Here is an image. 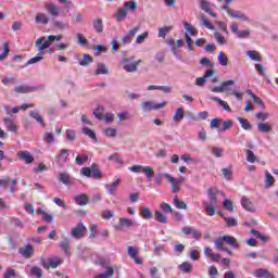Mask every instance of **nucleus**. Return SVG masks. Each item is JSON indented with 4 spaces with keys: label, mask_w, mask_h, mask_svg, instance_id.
Wrapping results in <instances>:
<instances>
[{
    "label": "nucleus",
    "mask_w": 278,
    "mask_h": 278,
    "mask_svg": "<svg viewBox=\"0 0 278 278\" xmlns=\"http://www.w3.org/2000/svg\"><path fill=\"white\" fill-rule=\"evenodd\" d=\"M118 186H121V178H117L115 181H113V182L109 186L108 193H109V194H114V192H116V188H118Z\"/></svg>",
    "instance_id": "nucleus-49"
},
{
    "label": "nucleus",
    "mask_w": 278,
    "mask_h": 278,
    "mask_svg": "<svg viewBox=\"0 0 278 278\" xmlns=\"http://www.w3.org/2000/svg\"><path fill=\"white\" fill-rule=\"evenodd\" d=\"M222 173L227 181H231L233 177V166L229 165L228 167L222 168Z\"/></svg>",
    "instance_id": "nucleus-27"
},
{
    "label": "nucleus",
    "mask_w": 278,
    "mask_h": 278,
    "mask_svg": "<svg viewBox=\"0 0 278 278\" xmlns=\"http://www.w3.org/2000/svg\"><path fill=\"white\" fill-rule=\"evenodd\" d=\"M241 206L243 207V210H245V212H251V213L256 212L255 204H253L251 199H249L247 195H243L241 198Z\"/></svg>",
    "instance_id": "nucleus-11"
},
{
    "label": "nucleus",
    "mask_w": 278,
    "mask_h": 278,
    "mask_svg": "<svg viewBox=\"0 0 278 278\" xmlns=\"http://www.w3.org/2000/svg\"><path fill=\"white\" fill-rule=\"evenodd\" d=\"M215 74L216 72L214 70H207L202 77L195 79V86H205L207 77H214Z\"/></svg>",
    "instance_id": "nucleus-15"
},
{
    "label": "nucleus",
    "mask_w": 278,
    "mask_h": 278,
    "mask_svg": "<svg viewBox=\"0 0 278 278\" xmlns=\"http://www.w3.org/2000/svg\"><path fill=\"white\" fill-rule=\"evenodd\" d=\"M56 162H59L60 164H66V162H71V160L68 159V150L62 149L56 156Z\"/></svg>",
    "instance_id": "nucleus-22"
},
{
    "label": "nucleus",
    "mask_w": 278,
    "mask_h": 278,
    "mask_svg": "<svg viewBox=\"0 0 278 278\" xmlns=\"http://www.w3.org/2000/svg\"><path fill=\"white\" fill-rule=\"evenodd\" d=\"M237 121L240 123L242 129H245V131H251V129H253V126H251V124L249 123V119L237 117Z\"/></svg>",
    "instance_id": "nucleus-42"
},
{
    "label": "nucleus",
    "mask_w": 278,
    "mask_h": 278,
    "mask_svg": "<svg viewBox=\"0 0 278 278\" xmlns=\"http://www.w3.org/2000/svg\"><path fill=\"white\" fill-rule=\"evenodd\" d=\"M71 236L72 238H75V240H79L86 236V226L84 223H78L75 227L71 229Z\"/></svg>",
    "instance_id": "nucleus-6"
},
{
    "label": "nucleus",
    "mask_w": 278,
    "mask_h": 278,
    "mask_svg": "<svg viewBox=\"0 0 278 278\" xmlns=\"http://www.w3.org/2000/svg\"><path fill=\"white\" fill-rule=\"evenodd\" d=\"M175 123H179V121H184V109L178 108L176 110V113L174 114V118Z\"/></svg>",
    "instance_id": "nucleus-55"
},
{
    "label": "nucleus",
    "mask_w": 278,
    "mask_h": 278,
    "mask_svg": "<svg viewBox=\"0 0 278 278\" xmlns=\"http://www.w3.org/2000/svg\"><path fill=\"white\" fill-rule=\"evenodd\" d=\"M2 84L3 86H14L16 84V78L7 76L2 79Z\"/></svg>",
    "instance_id": "nucleus-59"
},
{
    "label": "nucleus",
    "mask_w": 278,
    "mask_h": 278,
    "mask_svg": "<svg viewBox=\"0 0 278 278\" xmlns=\"http://www.w3.org/2000/svg\"><path fill=\"white\" fill-rule=\"evenodd\" d=\"M110 73V70H108V66L105 64L100 63L98 64V70L96 71V75H108Z\"/></svg>",
    "instance_id": "nucleus-51"
},
{
    "label": "nucleus",
    "mask_w": 278,
    "mask_h": 278,
    "mask_svg": "<svg viewBox=\"0 0 278 278\" xmlns=\"http://www.w3.org/2000/svg\"><path fill=\"white\" fill-rule=\"evenodd\" d=\"M162 177L167 179V181L172 185V192L177 193L180 190L181 184H184V177L175 178L170 176V174H162Z\"/></svg>",
    "instance_id": "nucleus-2"
},
{
    "label": "nucleus",
    "mask_w": 278,
    "mask_h": 278,
    "mask_svg": "<svg viewBox=\"0 0 278 278\" xmlns=\"http://www.w3.org/2000/svg\"><path fill=\"white\" fill-rule=\"evenodd\" d=\"M182 25H184L186 31H188V34H190V36L199 35V30H197V28L192 27V25H190V23L184 22Z\"/></svg>",
    "instance_id": "nucleus-41"
},
{
    "label": "nucleus",
    "mask_w": 278,
    "mask_h": 278,
    "mask_svg": "<svg viewBox=\"0 0 278 278\" xmlns=\"http://www.w3.org/2000/svg\"><path fill=\"white\" fill-rule=\"evenodd\" d=\"M93 115H94L96 118H98L99 121H103V108H102V106H98V108L93 111Z\"/></svg>",
    "instance_id": "nucleus-62"
},
{
    "label": "nucleus",
    "mask_w": 278,
    "mask_h": 278,
    "mask_svg": "<svg viewBox=\"0 0 278 278\" xmlns=\"http://www.w3.org/2000/svg\"><path fill=\"white\" fill-rule=\"evenodd\" d=\"M46 10L50 16H60V8H58L55 4H47Z\"/></svg>",
    "instance_id": "nucleus-30"
},
{
    "label": "nucleus",
    "mask_w": 278,
    "mask_h": 278,
    "mask_svg": "<svg viewBox=\"0 0 278 278\" xmlns=\"http://www.w3.org/2000/svg\"><path fill=\"white\" fill-rule=\"evenodd\" d=\"M141 108L143 112H151L153 110H162V108H166V102L155 103L151 101H144L141 103Z\"/></svg>",
    "instance_id": "nucleus-7"
},
{
    "label": "nucleus",
    "mask_w": 278,
    "mask_h": 278,
    "mask_svg": "<svg viewBox=\"0 0 278 278\" xmlns=\"http://www.w3.org/2000/svg\"><path fill=\"white\" fill-rule=\"evenodd\" d=\"M16 277V270L12 267H8L7 271L3 275V278H14Z\"/></svg>",
    "instance_id": "nucleus-61"
},
{
    "label": "nucleus",
    "mask_w": 278,
    "mask_h": 278,
    "mask_svg": "<svg viewBox=\"0 0 278 278\" xmlns=\"http://www.w3.org/2000/svg\"><path fill=\"white\" fill-rule=\"evenodd\" d=\"M92 62H94V61H93L92 56H90V54H84L83 59H80L78 61V64L80 66H88V64H92Z\"/></svg>",
    "instance_id": "nucleus-38"
},
{
    "label": "nucleus",
    "mask_w": 278,
    "mask_h": 278,
    "mask_svg": "<svg viewBox=\"0 0 278 278\" xmlns=\"http://www.w3.org/2000/svg\"><path fill=\"white\" fill-rule=\"evenodd\" d=\"M59 181H61V184H64L65 186H68L71 184V175L66 173H60Z\"/></svg>",
    "instance_id": "nucleus-46"
},
{
    "label": "nucleus",
    "mask_w": 278,
    "mask_h": 278,
    "mask_svg": "<svg viewBox=\"0 0 278 278\" xmlns=\"http://www.w3.org/2000/svg\"><path fill=\"white\" fill-rule=\"evenodd\" d=\"M228 15H230L231 18H239V21L249 23V16H247L244 13H240V11L228 10Z\"/></svg>",
    "instance_id": "nucleus-18"
},
{
    "label": "nucleus",
    "mask_w": 278,
    "mask_h": 278,
    "mask_svg": "<svg viewBox=\"0 0 278 278\" xmlns=\"http://www.w3.org/2000/svg\"><path fill=\"white\" fill-rule=\"evenodd\" d=\"M254 277L256 278H277L274 276L273 273H270L268 269L265 268H258L254 271Z\"/></svg>",
    "instance_id": "nucleus-16"
},
{
    "label": "nucleus",
    "mask_w": 278,
    "mask_h": 278,
    "mask_svg": "<svg viewBox=\"0 0 278 278\" xmlns=\"http://www.w3.org/2000/svg\"><path fill=\"white\" fill-rule=\"evenodd\" d=\"M235 85H236L235 80H231V79L226 80V81H223L219 87H212L211 92H217V93L227 92L228 86H235Z\"/></svg>",
    "instance_id": "nucleus-10"
},
{
    "label": "nucleus",
    "mask_w": 278,
    "mask_h": 278,
    "mask_svg": "<svg viewBox=\"0 0 278 278\" xmlns=\"http://www.w3.org/2000/svg\"><path fill=\"white\" fill-rule=\"evenodd\" d=\"M174 205L178 210H188V204H186V202L179 200V197H177V195L174 197Z\"/></svg>",
    "instance_id": "nucleus-44"
},
{
    "label": "nucleus",
    "mask_w": 278,
    "mask_h": 278,
    "mask_svg": "<svg viewBox=\"0 0 278 278\" xmlns=\"http://www.w3.org/2000/svg\"><path fill=\"white\" fill-rule=\"evenodd\" d=\"M140 214L141 217L143 218V220H151V218H153V213L151 212V210L147 206H141L140 208Z\"/></svg>",
    "instance_id": "nucleus-26"
},
{
    "label": "nucleus",
    "mask_w": 278,
    "mask_h": 278,
    "mask_svg": "<svg viewBox=\"0 0 278 278\" xmlns=\"http://www.w3.org/2000/svg\"><path fill=\"white\" fill-rule=\"evenodd\" d=\"M124 227H134V219L122 217L119 224L115 226V231H123Z\"/></svg>",
    "instance_id": "nucleus-14"
},
{
    "label": "nucleus",
    "mask_w": 278,
    "mask_h": 278,
    "mask_svg": "<svg viewBox=\"0 0 278 278\" xmlns=\"http://www.w3.org/2000/svg\"><path fill=\"white\" fill-rule=\"evenodd\" d=\"M91 176L93 179H101L103 177V173H101V169H99L98 164L91 165Z\"/></svg>",
    "instance_id": "nucleus-28"
},
{
    "label": "nucleus",
    "mask_w": 278,
    "mask_h": 278,
    "mask_svg": "<svg viewBox=\"0 0 278 278\" xmlns=\"http://www.w3.org/2000/svg\"><path fill=\"white\" fill-rule=\"evenodd\" d=\"M92 27L97 34H103V20L101 17L93 20Z\"/></svg>",
    "instance_id": "nucleus-24"
},
{
    "label": "nucleus",
    "mask_w": 278,
    "mask_h": 278,
    "mask_svg": "<svg viewBox=\"0 0 278 278\" xmlns=\"http://www.w3.org/2000/svg\"><path fill=\"white\" fill-rule=\"evenodd\" d=\"M245 55H249L250 60H253V62H262V54L255 50L247 51Z\"/></svg>",
    "instance_id": "nucleus-34"
},
{
    "label": "nucleus",
    "mask_w": 278,
    "mask_h": 278,
    "mask_svg": "<svg viewBox=\"0 0 278 278\" xmlns=\"http://www.w3.org/2000/svg\"><path fill=\"white\" fill-rule=\"evenodd\" d=\"M160 207H161L162 212H165V214H173L175 212V208H173V206H170V204H168L166 202H162L160 204Z\"/></svg>",
    "instance_id": "nucleus-48"
},
{
    "label": "nucleus",
    "mask_w": 278,
    "mask_h": 278,
    "mask_svg": "<svg viewBox=\"0 0 278 278\" xmlns=\"http://www.w3.org/2000/svg\"><path fill=\"white\" fill-rule=\"evenodd\" d=\"M257 129L261 134H270L273 131V125L270 123H258Z\"/></svg>",
    "instance_id": "nucleus-25"
},
{
    "label": "nucleus",
    "mask_w": 278,
    "mask_h": 278,
    "mask_svg": "<svg viewBox=\"0 0 278 278\" xmlns=\"http://www.w3.org/2000/svg\"><path fill=\"white\" fill-rule=\"evenodd\" d=\"M142 60H138L136 62L132 63H128L124 66V70L127 71V73H136V71H138V64H141Z\"/></svg>",
    "instance_id": "nucleus-29"
},
{
    "label": "nucleus",
    "mask_w": 278,
    "mask_h": 278,
    "mask_svg": "<svg viewBox=\"0 0 278 278\" xmlns=\"http://www.w3.org/2000/svg\"><path fill=\"white\" fill-rule=\"evenodd\" d=\"M212 101H215L216 103H218L219 106L224 108V110L226 112H231V108L229 106V104L225 100H222L220 98H212Z\"/></svg>",
    "instance_id": "nucleus-43"
},
{
    "label": "nucleus",
    "mask_w": 278,
    "mask_h": 278,
    "mask_svg": "<svg viewBox=\"0 0 278 278\" xmlns=\"http://www.w3.org/2000/svg\"><path fill=\"white\" fill-rule=\"evenodd\" d=\"M35 22L36 23H41V25H47L49 23V17L45 13H38L35 16Z\"/></svg>",
    "instance_id": "nucleus-37"
},
{
    "label": "nucleus",
    "mask_w": 278,
    "mask_h": 278,
    "mask_svg": "<svg viewBox=\"0 0 278 278\" xmlns=\"http://www.w3.org/2000/svg\"><path fill=\"white\" fill-rule=\"evenodd\" d=\"M220 66H229V58L224 52H219L217 55Z\"/></svg>",
    "instance_id": "nucleus-45"
},
{
    "label": "nucleus",
    "mask_w": 278,
    "mask_h": 278,
    "mask_svg": "<svg viewBox=\"0 0 278 278\" xmlns=\"http://www.w3.org/2000/svg\"><path fill=\"white\" fill-rule=\"evenodd\" d=\"M74 201L76 205H80V206L88 205V203H90V199L85 193L76 195L74 198Z\"/></svg>",
    "instance_id": "nucleus-20"
},
{
    "label": "nucleus",
    "mask_w": 278,
    "mask_h": 278,
    "mask_svg": "<svg viewBox=\"0 0 278 278\" xmlns=\"http://www.w3.org/2000/svg\"><path fill=\"white\" fill-rule=\"evenodd\" d=\"M224 220L227 227H236L238 225V220L233 217H224Z\"/></svg>",
    "instance_id": "nucleus-60"
},
{
    "label": "nucleus",
    "mask_w": 278,
    "mask_h": 278,
    "mask_svg": "<svg viewBox=\"0 0 278 278\" xmlns=\"http://www.w3.org/2000/svg\"><path fill=\"white\" fill-rule=\"evenodd\" d=\"M200 8H201V10L206 12V14H208L210 16H212L213 18H216V13H214L212 11L210 1H207V0H200Z\"/></svg>",
    "instance_id": "nucleus-17"
},
{
    "label": "nucleus",
    "mask_w": 278,
    "mask_h": 278,
    "mask_svg": "<svg viewBox=\"0 0 278 278\" xmlns=\"http://www.w3.org/2000/svg\"><path fill=\"white\" fill-rule=\"evenodd\" d=\"M208 200L211 201V203H218V199L216 197V194L218 193V188L216 187H210L206 191Z\"/></svg>",
    "instance_id": "nucleus-23"
},
{
    "label": "nucleus",
    "mask_w": 278,
    "mask_h": 278,
    "mask_svg": "<svg viewBox=\"0 0 278 278\" xmlns=\"http://www.w3.org/2000/svg\"><path fill=\"white\" fill-rule=\"evenodd\" d=\"M18 253L22 255V257H25V260H29V257L34 255V245L26 244L25 247L18 249Z\"/></svg>",
    "instance_id": "nucleus-12"
},
{
    "label": "nucleus",
    "mask_w": 278,
    "mask_h": 278,
    "mask_svg": "<svg viewBox=\"0 0 278 278\" xmlns=\"http://www.w3.org/2000/svg\"><path fill=\"white\" fill-rule=\"evenodd\" d=\"M131 173H143L148 179H152L155 172L151 168V166H142V165H132L129 167Z\"/></svg>",
    "instance_id": "nucleus-3"
},
{
    "label": "nucleus",
    "mask_w": 278,
    "mask_h": 278,
    "mask_svg": "<svg viewBox=\"0 0 278 278\" xmlns=\"http://www.w3.org/2000/svg\"><path fill=\"white\" fill-rule=\"evenodd\" d=\"M8 186H9V192L14 193L16 191V179L10 180V177L0 178V188L8 190Z\"/></svg>",
    "instance_id": "nucleus-8"
},
{
    "label": "nucleus",
    "mask_w": 278,
    "mask_h": 278,
    "mask_svg": "<svg viewBox=\"0 0 278 278\" xmlns=\"http://www.w3.org/2000/svg\"><path fill=\"white\" fill-rule=\"evenodd\" d=\"M215 249L217 251H224V253H227V255H233V252L225 247V244H228V247H231L232 249H240V243L235 237L231 236H219L215 239Z\"/></svg>",
    "instance_id": "nucleus-1"
},
{
    "label": "nucleus",
    "mask_w": 278,
    "mask_h": 278,
    "mask_svg": "<svg viewBox=\"0 0 278 278\" xmlns=\"http://www.w3.org/2000/svg\"><path fill=\"white\" fill-rule=\"evenodd\" d=\"M4 125L7 129H9V131L14 132L17 129L16 124H14V122H12V118L10 117H4Z\"/></svg>",
    "instance_id": "nucleus-40"
},
{
    "label": "nucleus",
    "mask_w": 278,
    "mask_h": 278,
    "mask_svg": "<svg viewBox=\"0 0 278 278\" xmlns=\"http://www.w3.org/2000/svg\"><path fill=\"white\" fill-rule=\"evenodd\" d=\"M63 260L54 256V257H49L48 261H45V258L40 260V266L46 268V270H49V268H58L61 264H63Z\"/></svg>",
    "instance_id": "nucleus-4"
},
{
    "label": "nucleus",
    "mask_w": 278,
    "mask_h": 278,
    "mask_svg": "<svg viewBox=\"0 0 278 278\" xmlns=\"http://www.w3.org/2000/svg\"><path fill=\"white\" fill-rule=\"evenodd\" d=\"M29 116H30V118H34L35 121H37V123H39V125H42L43 127H46L45 119H42V116H40V113H38L36 111H30Z\"/></svg>",
    "instance_id": "nucleus-39"
},
{
    "label": "nucleus",
    "mask_w": 278,
    "mask_h": 278,
    "mask_svg": "<svg viewBox=\"0 0 278 278\" xmlns=\"http://www.w3.org/2000/svg\"><path fill=\"white\" fill-rule=\"evenodd\" d=\"M111 277H114V269L112 267H108L105 274H99L94 278H111Z\"/></svg>",
    "instance_id": "nucleus-54"
},
{
    "label": "nucleus",
    "mask_w": 278,
    "mask_h": 278,
    "mask_svg": "<svg viewBox=\"0 0 278 278\" xmlns=\"http://www.w3.org/2000/svg\"><path fill=\"white\" fill-rule=\"evenodd\" d=\"M38 213L42 214V218L46 223H53V215H49L47 212L42 211V208H39Z\"/></svg>",
    "instance_id": "nucleus-57"
},
{
    "label": "nucleus",
    "mask_w": 278,
    "mask_h": 278,
    "mask_svg": "<svg viewBox=\"0 0 278 278\" xmlns=\"http://www.w3.org/2000/svg\"><path fill=\"white\" fill-rule=\"evenodd\" d=\"M34 90H35V87L27 86V85H20L14 88V92H16L17 94H27L29 92H34Z\"/></svg>",
    "instance_id": "nucleus-19"
},
{
    "label": "nucleus",
    "mask_w": 278,
    "mask_h": 278,
    "mask_svg": "<svg viewBox=\"0 0 278 278\" xmlns=\"http://www.w3.org/2000/svg\"><path fill=\"white\" fill-rule=\"evenodd\" d=\"M154 220L157 223H162L163 225H166L168 223V217L162 213V211H155V217Z\"/></svg>",
    "instance_id": "nucleus-32"
},
{
    "label": "nucleus",
    "mask_w": 278,
    "mask_h": 278,
    "mask_svg": "<svg viewBox=\"0 0 278 278\" xmlns=\"http://www.w3.org/2000/svg\"><path fill=\"white\" fill-rule=\"evenodd\" d=\"M30 275L33 277L42 278L43 277L42 268H40L38 266L31 267L30 268Z\"/></svg>",
    "instance_id": "nucleus-47"
},
{
    "label": "nucleus",
    "mask_w": 278,
    "mask_h": 278,
    "mask_svg": "<svg viewBox=\"0 0 278 278\" xmlns=\"http://www.w3.org/2000/svg\"><path fill=\"white\" fill-rule=\"evenodd\" d=\"M97 233H99V226L91 224L89 226V238H97Z\"/></svg>",
    "instance_id": "nucleus-56"
},
{
    "label": "nucleus",
    "mask_w": 278,
    "mask_h": 278,
    "mask_svg": "<svg viewBox=\"0 0 278 278\" xmlns=\"http://www.w3.org/2000/svg\"><path fill=\"white\" fill-rule=\"evenodd\" d=\"M124 10H129L130 12H136V10H138V2L134 1V0H129L126 1L124 3Z\"/></svg>",
    "instance_id": "nucleus-33"
},
{
    "label": "nucleus",
    "mask_w": 278,
    "mask_h": 278,
    "mask_svg": "<svg viewBox=\"0 0 278 278\" xmlns=\"http://www.w3.org/2000/svg\"><path fill=\"white\" fill-rule=\"evenodd\" d=\"M66 134V140H70L71 142H74L75 138H77V132L73 129H67L65 131Z\"/></svg>",
    "instance_id": "nucleus-58"
},
{
    "label": "nucleus",
    "mask_w": 278,
    "mask_h": 278,
    "mask_svg": "<svg viewBox=\"0 0 278 278\" xmlns=\"http://www.w3.org/2000/svg\"><path fill=\"white\" fill-rule=\"evenodd\" d=\"M35 47L38 55H45V50L51 47V41H49V38L47 39V37H39L35 41Z\"/></svg>",
    "instance_id": "nucleus-5"
},
{
    "label": "nucleus",
    "mask_w": 278,
    "mask_h": 278,
    "mask_svg": "<svg viewBox=\"0 0 278 278\" xmlns=\"http://www.w3.org/2000/svg\"><path fill=\"white\" fill-rule=\"evenodd\" d=\"M224 207H225V210H227V212H230V214L236 213L233 202L230 199H227V198L224 199Z\"/></svg>",
    "instance_id": "nucleus-36"
},
{
    "label": "nucleus",
    "mask_w": 278,
    "mask_h": 278,
    "mask_svg": "<svg viewBox=\"0 0 278 278\" xmlns=\"http://www.w3.org/2000/svg\"><path fill=\"white\" fill-rule=\"evenodd\" d=\"M104 134H105V136H108V138H116V129L115 128H105Z\"/></svg>",
    "instance_id": "nucleus-64"
},
{
    "label": "nucleus",
    "mask_w": 278,
    "mask_h": 278,
    "mask_svg": "<svg viewBox=\"0 0 278 278\" xmlns=\"http://www.w3.org/2000/svg\"><path fill=\"white\" fill-rule=\"evenodd\" d=\"M214 205H216V203L203 202L204 212H205L206 216H215L216 208L214 207Z\"/></svg>",
    "instance_id": "nucleus-21"
},
{
    "label": "nucleus",
    "mask_w": 278,
    "mask_h": 278,
    "mask_svg": "<svg viewBox=\"0 0 278 278\" xmlns=\"http://www.w3.org/2000/svg\"><path fill=\"white\" fill-rule=\"evenodd\" d=\"M75 162L78 166H84V164H86V162H88V155L78 154L75 159Z\"/></svg>",
    "instance_id": "nucleus-50"
},
{
    "label": "nucleus",
    "mask_w": 278,
    "mask_h": 278,
    "mask_svg": "<svg viewBox=\"0 0 278 278\" xmlns=\"http://www.w3.org/2000/svg\"><path fill=\"white\" fill-rule=\"evenodd\" d=\"M205 257L211 260L212 262H219L220 261V254L214 253V250L210 247H205L203 249Z\"/></svg>",
    "instance_id": "nucleus-13"
},
{
    "label": "nucleus",
    "mask_w": 278,
    "mask_h": 278,
    "mask_svg": "<svg viewBox=\"0 0 278 278\" xmlns=\"http://www.w3.org/2000/svg\"><path fill=\"white\" fill-rule=\"evenodd\" d=\"M16 156L22 162H25V164H34V155H31L30 151H27V150L17 151Z\"/></svg>",
    "instance_id": "nucleus-9"
},
{
    "label": "nucleus",
    "mask_w": 278,
    "mask_h": 278,
    "mask_svg": "<svg viewBox=\"0 0 278 278\" xmlns=\"http://www.w3.org/2000/svg\"><path fill=\"white\" fill-rule=\"evenodd\" d=\"M117 23H121L122 21H125L127 18V9L119 8L117 10V13L114 15Z\"/></svg>",
    "instance_id": "nucleus-31"
},
{
    "label": "nucleus",
    "mask_w": 278,
    "mask_h": 278,
    "mask_svg": "<svg viewBox=\"0 0 278 278\" xmlns=\"http://www.w3.org/2000/svg\"><path fill=\"white\" fill-rule=\"evenodd\" d=\"M275 186V177H273L271 174H269L268 170L265 172V188H270Z\"/></svg>",
    "instance_id": "nucleus-35"
},
{
    "label": "nucleus",
    "mask_w": 278,
    "mask_h": 278,
    "mask_svg": "<svg viewBox=\"0 0 278 278\" xmlns=\"http://www.w3.org/2000/svg\"><path fill=\"white\" fill-rule=\"evenodd\" d=\"M3 51L0 54V61L3 62L5 58H8V53H10V45L8 42L2 43Z\"/></svg>",
    "instance_id": "nucleus-53"
},
{
    "label": "nucleus",
    "mask_w": 278,
    "mask_h": 278,
    "mask_svg": "<svg viewBox=\"0 0 278 278\" xmlns=\"http://www.w3.org/2000/svg\"><path fill=\"white\" fill-rule=\"evenodd\" d=\"M179 268L182 273H192V264L190 262H184L179 265Z\"/></svg>",
    "instance_id": "nucleus-52"
},
{
    "label": "nucleus",
    "mask_w": 278,
    "mask_h": 278,
    "mask_svg": "<svg viewBox=\"0 0 278 278\" xmlns=\"http://www.w3.org/2000/svg\"><path fill=\"white\" fill-rule=\"evenodd\" d=\"M127 253H128L129 257L132 260L134 257H137V256H138V249H136V248L129 245V247L127 248Z\"/></svg>",
    "instance_id": "nucleus-63"
}]
</instances>
